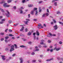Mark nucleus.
Listing matches in <instances>:
<instances>
[{"label":"nucleus","mask_w":63,"mask_h":63,"mask_svg":"<svg viewBox=\"0 0 63 63\" xmlns=\"http://www.w3.org/2000/svg\"><path fill=\"white\" fill-rule=\"evenodd\" d=\"M6 12H7V14H6V16H7V17H9L10 16H9V15H10V12L8 11V10H6Z\"/></svg>","instance_id":"obj_1"},{"label":"nucleus","mask_w":63,"mask_h":63,"mask_svg":"<svg viewBox=\"0 0 63 63\" xmlns=\"http://www.w3.org/2000/svg\"><path fill=\"white\" fill-rule=\"evenodd\" d=\"M53 28L55 30H57L58 28L57 25H56L54 26H53Z\"/></svg>","instance_id":"obj_2"},{"label":"nucleus","mask_w":63,"mask_h":63,"mask_svg":"<svg viewBox=\"0 0 63 63\" xmlns=\"http://www.w3.org/2000/svg\"><path fill=\"white\" fill-rule=\"evenodd\" d=\"M3 6L4 7H10V5H7V4L5 3L4 4Z\"/></svg>","instance_id":"obj_3"},{"label":"nucleus","mask_w":63,"mask_h":63,"mask_svg":"<svg viewBox=\"0 0 63 63\" xmlns=\"http://www.w3.org/2000/svg\"><path fill=\"white\" fill-rule=\"evenodd\" d=\"M60 48H56V47H55L54 48V50H56V51H58L59 50H60Z\"/></svg>","instance_id":"obj_4"},{"label":"nucleus","mask_w":63,"mask_h":63,"mask_svg":"<svg viewBox=\"0 0 63 63\" xmlns=\"http://www.w3.org/2000/svg\"><path fill=\"white\" fill-rule=\"evenodd\" d=\"M53 59L52 58L50 59H47L46 60V61H47V62H48V61H51V60H53Z\"/></svg>","instance_id":"obj_5"},{"label":"nucleus","mask_w":63,"mask_h":63,"mask_svg":"<svg viewBox=\"0 0 63 63\" xmlns=\"http://www.w3.org/2000/svg\"><path fill=\"white\" fill-rule=\"evenodd\" d=\"M34 10H32L31 11V14H32V15H34Z\"/></svg>","instance_id":"obj_6"},{"label":"nucleus","mask_w":63,"mask_h":63,"mask_svg":"<svg viewBox=\"0 0 63 63\" xmlns=\"http://www.w3.org/2000/svg\"><path fill=\"white\" fill-rule=\"evenodd\" d=\"M15 50V48H11L10 50V51L11 52V51H13V50Z\"/></svg>","instance_id":"obj_7"},{"label":"nucleus","mask_w":63,"mask_h":63,"mask_svg":"<svg viewBox=\"0 0 63 63\" xmlns=\"http://www.w3.org/2000/svg\"><path fill=\"white\" fill-rule=\"evenodd\" d=\"M24 27H22V28L20 30V31H23V29H24Z\"/></svg>","instance_id":"obj_8"},{"label":"nucleus","mask_w":63,"mask_h":63,"mask_svg":"<svg viewBox=\"0 0 63 63\" xmlns=\"http://www.w3.org/2000/svg\"><path fill=\"white\" fill-rule=\"evenodd\" d=\"M31 32L30 31L28 33V36H30V35H31Z\"/></svg>","instance_id":"obj_9"},{"label":"nucleus","mask_w":63,"mask_h":63,"mask_svg":"<svg viewBox=\"0 0 63 63\" xmlns=\"http://www.w3.org/2000/svg\"><path fill=\"white\" fill-rule=\"evenodd\" d=\"M20 59V63H22L23 62V59Z\"/></svg>","instance_id":"obj_10"},{"label":"nucleus","mask_w":63,"mask_h":63,"mask_svg":"<svg viewBox=\"0 0 63 63\" xmlns=\"http://www.w3.org/2000/svg\"><path fill=\"white\" fill-rule=\"evenodd\" d=\"M28 6L29 7H32L33 6V5L32 4H30L28 5Z\"/></svg>","instance_id":"obj_11"},{"label":"nucleus","mask_w":63,"mask_h":63,"mask_svg":"<svg viewBox=\"0 0 63 63\" xmlns=\"http://www.w3.org/2000/svg\"><path fill=\"white\" fill-rule=\"evenodd\" d=\"M20 47H22V48L25 47H26V46H24V45H23L20 46Z\"/></svg>","instance_id":"obj_12"},{"label":"nucleus","mask_w":63,"mask_h":63,"mask_svg":"<svg viewBox=\"0 0 63 63\" xmlns=\"http://www.w3.org/2000/svg\"><path fill=\"white\" fill-rule=\"evenodd\" d=\"M28 22H29L28 21H25L24 22V23L25 24H27V25H28L27 23H28Z\"/></svg>","instance_id":"obj_13"},{"label":"nucleus","mask_w":63,"mask_h":63,"mask_svg":"<svg viewBox=\"0 0 63 63\" xmlns=\"http://www.w3.org/2000/svg\"><path fill=\"white\" fill-rule=\"evenodd\" d=\"M12 0H7V2L8 3H9L12 2Z\"/></svg>","instance_id":"obj_14"},{"label":"nucleus","mask_w":63,"mask_h":63,"mask_svg":"<svg viewBox=\"0 0 63 63\" xmlns=\"http://www.w3.org/2000/svg\"><path fill=\"white\" fill-rule=\"evenodd\" d=\"M0 11H1L3 13H4V10H3V9H2V8H0Z\"/></svg>","instance_id":"obj_15"},{"label":"nucleus","mask_w":63,"mask_h":63,"mask_svg":"<svg viewBox=\"0 0 63 63\" xmlns=\"http://www.w3.org/2000/svg\"><path fill=\"white\" fill-rule=\"evenodd\" d=\"M36 34H37V36H39L40 34H39V33L38 32L36 31Z\"/></svg>","instance_id":"obj_16"},{"label":"nucleus","mask_w":63,"mask_h":63,"mask_svg":"<svg viewBox=\"0 0 63 63\" xmlns=\"http://www.w3.org/2000/svg\"><path fill=\"white\" fill-rule=\"evenodd\" d=\"M5 39H6V40H7V39H8V38H9V37L7 36L5 37Z\"/></svg>","instance_id":"obj_17"},{"label":"nucleus","mask_w":63,"mask_h":63,"mask_svg":"<svg viewBox=\"0 0 63 63\" xmlns=\"http://www.w3.org/2000/svg\"><path fill=\"white\" fill-rule=\"evenodd\" d=\"M1 21H5L6 20V19H3L1 20Z\"/></svg>","instance_id":"obj_18"},{"label":"nucleus","mask_w":63,"mask_h":63,"mask_svg":"<svg viewBox=\"0 0 63 63\" xmlns=\"http://www.w3.org/2000/svg\"><path fill=\"white\" fill-rule=\"evenodd\" d=\"M14 46H15L16 48H17V45L15 44H14Z\"/></svg>","instance_id":"obj_19"},{"label":"nucleus","mask_w":63,"mask_h":63,"mask_svg":"<svg viewBox=\"0 0 63 63\" xmlns=\"http://www.w3.org/2000/svg\"><path fill=\"white\" fill-rule=\"evenodd\" d=\"M22 40H24L23 41H27V40L26 39H24V38H23L22 39Z\"/></svg>","instance_id":"obj_20"},{"label":"nucleus","mask_w":63,"mask_h":63,"mask_svg":"<svg viewBox=\"0 0 63 63\" xmlns=\"http://www.w3.org/2000/svg\"><path fill=\"white\" fill-rule=\"evenodd\" d=\"M5 3V1H2L0 3V4H3V3Z\"/></svg>","instance_id":"obj_21"},{"label":"nucleus","mask_w":63,"mask_h":63,"mask_svg":"<svg viewBox=\"0 0 63 63\" xmlns=\"http://www.w3.org/2000/svg\"><path fill=\"white\" fill-rule=\"evenodd\" d=\"M11 47V48H15V46H14V45H12Z\"/></svg>","instance_id":"obj_22"},{"label":"nucleus","mask_w":63,"mask_h":63,"mask_svg":"<svg viewBox=\"0 0 63 63\" xmlns=\"http://www.w3.org/2000/svg\"><path fill=\"white\" fill-rule=\"evenodd\" d=\"M37 9H38L37 8H34V9H33V10L34 11H35V10H37Z\"/></svg>","instance_id":"obj_23"},{"label":"nucleus","mask_w":63,"mask_h":63,"mask_svg":"<svg viewBox=\"0 0 63 63\" xmlns=\"http://www.w3.org/2000/svg\"><path fill=\"white\" fill-rule=\"evenodd\" d=\"M4 32H1L0 33V35H4Z\"/></svg>","instance_id":"obj_24"},{"label":"nucleus","mask_w":63,"mask_h":63,"mask_svg":"<svg viewBox=\"0 0 63 63\" xmlns=\"http://www.w3.org/2000/svg\"><path fill=\"white\" fill-rule=\"evenodd\" d=\"M53 21H54V23H56V21L54 19L53 20Z\"/></svg>","instance_id":"obj_25"},{"label":"nucleus","mask_w":63,"mask_h":63,"mask_svg":"<svg viewBox=\"0 0 63 63\" xmlns=\"http://www.w3.org/2000/svg\"><path fill=\"white\" fill-rule=\"evenodd\" d=\"M12 21L11 20H10L9 21L8 23H11L12 22Z\"/></svg>","instance_id":"obj_26"},{"label":"nucleus","mask_w":63,"mask_h":63,"mask_svg":"<svg viewBox=\"0 0 63 63\" xmlns=\"http://www.w3.org/2000/svg\"><path fill=\"white\" fill-rule=\"evenodd\" d=\"M5 50L6 51H8L9 50V48H7L5 49Z\"/></svg>","instance_id":"obj_27"},{"label":"nucleus","mask_w":63,"mask_h":63,"mask_svg":"<svg viewBox=\"0 0 63 63\" xmlns=\"http://www.w3.org/2000/svg\"><path fill=\"white\" fill-rule=\"evenodd\" d=\"M25 2V0H23L22 1V2L23 3H24Z\"/></svg>","instance_id":"obj_28"},{"label":"nucleus","mask_w":63,"mask_h":63,"mask_svg":"<svg viewBox=\"0 0 63 63\" xmlns=\"http://www.w3.org/2000/svg\"><path fill=\"white\" fill-rule=\"evenodd\" d=\"M54 4L55 5V6H57V2H54Z\"/></svg>","instance_id":"obj_29"},{"label":"nucleus","mask_w":63,"mask_h":63,"mask_svg":"<svg viewBox=\"0 0 63 63\" xmlns=\"http://www.w3.org/2000/svg\"><path fill=\"white\" fill-rule=\"evenodd\" d=\"M51 41L49 40H48V42L49 43H51Z\"/></svg>","instance_id":"obj_30"},{"label":"nucleus","mask_w":63,"mask_h":63,"mask_svg":"<svg viewBox=\"0 0 63 63\" xmlns=\"http://www.w3.org/2000/svg\"><path fill=\"white\" fill-rule=\"evenodd\" d=\"M38 26H39V27H40V26H42V25L41 24H39L38 25Z\"/></svg>","instance_id":"obj_31"},{"label":"nucleus","mask_w":63,"mask_h":63,"mask_svg":"<svg viewBox=\"0 0 63 63\" xmlns=\"http://www.w3.org/2000/svg\"><path fill=\"white\" fill-rule=\"evenodd\" d=\"M9 36H11V37H12V36H14L13 35H12V34H10L9 35Z\"/></svg>","instance_id":"obj_32"},{"label":"nucleus","mask_w":63,"mask_h":63,"mask_svg":"<svg viewBox=\"0 0 63 63\" xmlns=\"http://www.w3.org/2000/svg\"><path fill=\"white\" fill-rule=\"evenodd\" d=\"M20 14H22L23 13V11H22V10H20Z\"/></svg>","instance_id":"obj_33"},{"label":"nucleus","mask_w":63,"mask_h":63,"mask_svg":"<svg viewBox=\"0 0 63 63\" xmlns=\"http://www.w3.org/2000/svg\"><path fill=\"white\" fill-rule=\"evenodd\" d=\"M16 6H14L13 7V9H15V10L16 9Z\"/></svg>","instance_id":"obj_34"},{"label":"nucleus","mask_w":63,"mask_h":63,"mask_svg":"<svg viewBox=\"0 0 63 63\" xmlns=\"http://www.w3.org/2000/svg\"><path fill=\"white\" fill-rule=\"evenodd\" d=\"M38 14V11L37 10H36V13H35V15H37V14Z\"/></svg>","instance_id":"obj_35"},{"label":"nucleus","mask_w":63,"mask_h":63,"mask_svg":"<svg viewBox=\"0 0 63 63\" xmlns=\"http://www.w3.org/2000/svg\"><path fill=\"white\" fill-rule=\"evenodd\" d=\"M9 32H12V30H9Z\"/></svg>","instance_id":"obj_36"},{"label":"nucleus","mask_w":63,"mask_h":63,"mask_svg":"<svg viewBox=\"0 0 63 63\" xmlns=\"http://www.w3.org/2000/svg\"><path fill=\"white\" fill-rule=\"evenodd\" d=\"M45 15H46L45 14H44L42 15V17H44L45 16Z\"/></svg>","instance_id":"obj_37"},{"label":"nucleus","mask_w":63,"mask_h":63,"mask_svg":"<svg viewBox=\"0 0 63 63\" xmlns=\"http://www.w3.org/2000/svg\"><path fill=\"white\" fill-rule=\"evenodd\" d=\"M59 44H60L61 45V44H62V42L61 41H60L59 42Z\"/></svg>","instance_id":"obj_38"},{"label":"nucleus","mask_w":63,"mask_h":63,"mask_svg":"<svg viewBox=\"0 0 63 63\" xmlns=\"http://www.w3.org/2000/svg\"><path fill=\"white\" fill-rule=\"evenodd\" d=\"M57 14H60V12L58 11L57 12Z\"/></svg>","instance_id":"obj_39"},{"label":"nucleus","mask_w":63,"mask_h":63,"mask_svg":"<svg viewBox=\"0 0 63 63\" xmlns=\"http://www.w3.org/2000/svg\"><path fill=\"white\" fill-rule=\"evenodd\" d=\"M5 43H8V41H7V40H5Z\"/></svg>","instance_id":"obj_40"},{"label":"nucleus","mask_w":63,"mask_h":63,"mask_svg":"<svg viewBox=\"0 0 63 63\" xmlns=\"http://www.w3.org/2000/svg\"><path fill=\"white\" fill-rule=\"evenodd\" d=\"M43 2V1H39V4H40Z\"/></svg>","instance_id":"obj_41"},{"label":"nucleus","mask_w":63,"mask_h":63,"mask_svg":"<svg viewBox=\"0 0 63 63\" xmlns=\"http://www.w3.org/2000/svg\"><path fill=\"white\" fill-rule=\"evenodd\" d=\"M33 21H37V19H33Z\"/></svg>","instance_id":"obj_42"},{"label":"nucleus","mask_w":63,"mask_h":63,"mask_svg":"<svg viewBox=\"0 0 63 63\" xmlns=\"http://www.w3.org/2000/svg\"><path fill=\"white\" fill-rule=\"evenodd\" d=\"M16 54H13L12 55V56L14 57V56H15L16 55Z\"/></svg>","instance_id":"obj_43"},{"label":"nucleus","mask_w":63,"mask_h":63,"mask_svg":"<svg viewBox=\"0 0 63 63\" xmlns=\"http://www.w3.org/2000/svg\"><path fill=\"white\" fill-rule=\"evenodd\" d=\"M35 54V53L33 52L32 53V55H34Z\"/></svg>","instance_id":"obj_44"},{"label":"nucleus","mask_w":63,"mask_h":63,"mask_svg":"<svg viewBox=\"0 0 63 63\" xmlns=\"http://www.w3.org/2000/svg\"><path fill=\"white\" fill-rule=\"evenodd\" d=\"M25 31L26 32H27V31H28V30H27V28H26Z\"/></svg>","instance_id":"obj_45"},{"label":"nucleus","mask_w":63,"mask_h":63,"mask_svg":"<svg viewBox=\"0 0 63 63\" xmlns=\"http://www.w3.org/2000/svg\"><path fill=\"white\" fill-rule=\"evenodd\" d=\"M4 40V38H1V39H0V40H1V41H3Z\"/></svg>","instance_id":"obj_46"},{"label":"nucleus","mask_w":63,"mask_h":63,"mask_svg":"<svg viewBox=\"0 0 63 63\" xmlns=\"http://www.w3.org/2000/svg\"><path fill=\"white\" fill-rule=\"evenodd\" d=\"M3 22L2 21L0 22V24H3Z\"/></svg>","instance_id":"obj_47"},{"label":"nucleus","mask_w":63,"mask_h":63,"mask_svg":"<svg viewBox=\"0 0 63 63\" xmlns=\"http://www.w3.org/2000/svg\"><path fill=\"white\" fill-rule=\"evenodd\" d=\"M1 56L2 57V58H4V57H5V56H3V55H2Z\"/></svg>","instance_id":"obj_48"},{"label":"nucleus","mask_w":63,"mask_h":63,"mask_svg":"<svg viewBox=\"0 0 63 63\" xmlns=\"http://www.w3.org/2000/svg\"><path fill=\"white\" fill-rule=\"evenodd\" d=\"M50 51H51V52H52L53 51V49H52L50 50Z\"/></svg>","instance_id":"obj_49"},{"label":"nucleus","mask_w":63,"mask_h":63,"mask_svg":"<svg viewBox=\"0 0 63 63\" xmlns=\"http://www.w3.org/2000/svg\"><path fill=\"white\" fill-rule=\"evenodd\" d=\"M40 57H43V55H40Z\"/></svg>","instance_id":"obj_50"},{"label":"nucleus","mask_w":63,"mask_h":63,"mask_svg":"<svg viewBox=\"0 0 63 63\" xmlns=\"http://www.w3.org/2000/svg\"><path fill=\"white\" fill-rule=\"evenodd\" d=\"M39 49H37L35 50V51H39Z\"/></svg>","instance_id":"obj_51"},{"label":"nucleus","mask_w":63,"mask_h":63,"mask_svg":"<svg viewBox=\"0 0 63 63\" xmlns=\"http://www.w3.org/2000/svg\"><path fill=\"white\" fill-rule=\"evenodd\" d=\"M36 60H33L32 61V62H36Z\"/></svg>","instance_id":"obj_52"},{"label":"nucleus","mask_w":63,"mask_h":63,"mask_svg":"<svg viewBox=\"0 0 63 63\" xmlns=\"http://www.w3.org/2000/svg\"><path fill=\"white\" fill-rule=\"evenodd\" d=\"M33 37L34 39H36V36L35 35H34Z\"/></svg>","instance_id":"obj_53"},{"label":"nucleus","mask_w":63,"mask_h":63,"mask_svg":"<svg viewBox=\"0 0 63 63\" xmlns=\"http://www.w3.org/2000/svg\"><path fill=\"white\" fill-rule=\"evenodd\" d=\"M51 24H53V22H51Z\"/></svg>","instance_id":"obj_54"},{"label":"nucleus","mask_w":63,"mask_h":63,"mask_svg":"<svg viewBox=\"0 0 63 63\" xmlns=\"http://www.w3.org/2000/svg\"><path fill=\"white\" fill-rule=\"evenodd\" d=\"M52 7H51V6H49V9H51V8H52Z\"/></svg>","instance_id":"obj_55"},{"label":"nucleus","mask_w":63,"mask_h":63,"mask_svg":"<svg viewBox=\"0 0 63 63\" xmlns=\"http://www.w3.org/2000/svg\"><path fill=\"white\" fill-rule=\"evenodd\" d=\"M59 23H60V24H62V23L61 22H59Z\"/></svg>","instance_id":"obj_56"},{"label":"nucleus","mask_w":63,"mask_h":63,"mask_svg":"<svg viewBox=\"0 0 63 63\" xmlns=\"http://www.w3.org/2000/svg\"><path fill=\"white\" fill-rule=\"evenodd\" d=\"M40 44L41 45H43V44H44V43L41 42Z\"/></svg>","instance_id":"obj_57"},{"label":"nucleus","mask_w":63,"mask_h":63,"mask_svg":"<svg viewBox=\"0 0 63 63\" xmlns=\"http://www.w3.org/2000/svg\"><path fill=\"white\" fill-rule=\"evenodd\" d=\"M2 59H3V60H5V58H2Z\"/></svg>","instance_id":"obj_58"},{"label":"nucleus","mask_w":63,"mask_h":63,"mask_svg":"<svg viewBox=\"0 0 63 63\" xmlns=\"http://www.w3.org/2000/svg\"><path fill=\"white\" fill-rule=\"evenodd\" d=\"M49 49H48L47 50V51H49Z\"/></svg>","instance_id":"obj_59"},{"label":"nucleus","mask_w":63,"mask_h":63,"mask_svg":"<svg viewBox=\"0 0 63 63\" xmlns=\"http://www.w3.org/2000/svg\"><path fill=\"white\" fill-rule=\"evenodd\" d=\"M28 44H31V42H29L28 43Z\"/></svg>","instance_id":"obj_60"},{"label":"nucleus","mask_w":63,"mask_h":63,"mask_svg":"<svg viewBox=\"0 0 63 63\" xmlns=\"http://www.w3.org/2000/svg\"><path fill=\"white\" fill-rule=\"evenodd\" d=\"M49 35H50V36H52V34H51V33H49Z\"/></svg>","instance_id":"obj_61"},{"label":"nucleus","mask_w":63,"mask_h":63,"mask_svg":"<svg viewBox=\"0 0 63 63\" xmlns=\"http://www.w3.org/2000/svg\"><path fill=\"white\" fill-rule=\"evenodd\" d=\"M46 15L47 16H48V14L47 13H46Z\"/></svg>","instance_id":"obj_62"},{"label":"nucleus","mask_w":63,"mask_h":63,"mask_svg":"<svg viewBox=\"0 0 63 63\" xmlns=\"http://www.w3.org/2000/svg\"><path fill=\"white\" fill-rule=\"evenodd\" d=\"M8 30V29H6V30H5V32H7V31Z\"/></svg>","instance_id":"obj_63"},{"label":"nucleus","mask_w":63,"mask_h":63,"mask_svg":"<svg viewBox=\"0 0 63 63\" xmlns=\"http://www.w3.org/2000/svg\"><path fill=\"white\" fill-rule=\"evenodd\" d=\"M52 46H50L49 47V48H52Z\"/></svg>","instance_id":"obj_64"}]
</instances>
